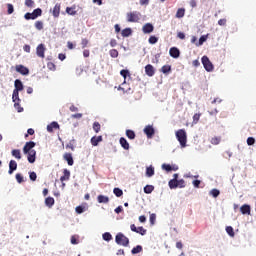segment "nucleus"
<instances>
[{
    "label": "nucleus",
    "mask_w": 256,
    "mask_h": 256,
    "mask_svg": "<svg viewBox=\"0 0 256 256\" xmlns=\"http://www.w3.org/2000/svg\"><path fill=\"white\" fill-rule=\"evenodd\" d=\"M176 139L183 149L184 147H187V132L185 129H179L176 131Z\"/></svg>",
    "instance_id": "f257e3e1"
},
{
    "label": "nucleus",
    "mask_w": 256,
    "mask_h": 256,
    "mask_svg": "<svg viewBox=\"0 0 256 256\" xmlns=\"http://www.w3.org/2000/svg\"><path fill=\"white\" fill-rule=\"evenodd\" d=\"M126 21L128 23H139L141 21V12L132 11L126 14Z\"/></svg>",
    "instance_id": "f03ea898"
},
{
    "label": "nucleus",
    "mask_w": 256,
    "mask_h": 256,
    "mask_svg": "<svg viewBox=\"0 0 256 256\" xmlns=\"http://www.w3.org/2000/svg\"><path fill=\"white\" fill-rule=\"evenodd\" d=\"M115 242L117 245H122V247H128L129 246V238L127 236L123 235V233L119 232L115 237Z\"/></svg>",
    "instance_id": "7ed1b4c3"
},
{
    "label": "nucleus",
    "mask_w": 256,
    "mask_h": 256,
    "mask_svg": "<svg viewBox=\"0 0 256 256\" xmlns=\"http://www.w3.org/2000/svg\"><path fill=\"white\" fill-rule=\"evenodd\" d=\"M202 65H203L204 69L206 71H208V73H211V71H213V69H215L213 66V63H211V60H209V57H207V56L202 57Z\"/></svg>",
    "instance_id": "20e7f679"
},
{
    "label": "nucleus",
    "mask_w": 256,
    "mask_h": 256,
    "mask_svg": "<svg viewBox=\"0 0 256 256\" xmlns=\"http://www.w3.org/2000/svg\"><path fill=\"white\" fill-rule=\"evenodd\" d=\"M47 49L45 48V44H39L36 48V55L37 57H40V59H45V51Z\"/></svg>",
    "instance_id": "39448f33"
},
{
    "label": "nucleus",
    "mask_w": 256,
    "mask_h": 256,
    "mask_svg": "<svg viewBox=\"0 0 256 256\" xmlns=\"http://www.w3.org/2000/svg\"><path fill=\"white\" fill-rule=\"evenodd\" d=\"M144 133L148 139H153V135H155V128L151 125H147L144 128Z\"/></svg>",
    "instance_id": "423d86ee"
},
{
    "label": "nucleus",
    "mask_w": 256,
    "mask_h": 256,
    "mask_svg": "<svg viewBox=\"0 0 256 256\" xmlns=\"http://www.w3.org/2000/svg\"><path fill=\"white\" fill-rule=\"evenodd\" d=\"M131 231H133L134 233H138L139 235H147V230L145 228H143V226H140L137 228V226H135V224H132L130 226Z\"/></svg>",
    "instance_id": "0eeeda50"
},
{
    "label": "nucleus",
    "mask_w": 256,
    "mask_h": 256,
    "mask_svg": "<svg viewBox=\"0 0 256 256\" xmlns=\"http://www.w3.org/2000/svg\"><path fill=\"white\" fill-rule=\"evenodd\" d=\"M33 147H35V142L33 141L26 142V144L23 147V153L25 155H27V153H31V151H34Z\"/></svg>",
    "instance_id": "6e6552de"
},
{
    "label": "nucleus",
    "mask_w": 256,
    "mask_h": 256,
    "mask_svg": "<svg viewBox=\"0 0 256 256\" xmlns=\"http://www.w3.org/2000/svg\"><path fill=\"white\" fill-rule=\"evenodd\" d=\"M15 70L17 73H20V75H28L29 74V68L25 67L24 65H16Z\"/></svg>",
    "instance_id": "1a4fd4ad"
},
{
    "label": "nucleus",
    "mask_w": 256,
    "mask_h": 256,
    "mask_svg": "<svg viewBox=\"0 0 256 256\" xmlns=\"http://www.w3.org/2000/svg\"><path fill=\"white\" fill-rule=\"evenodd\" d=\"M170 57H173V59H179V55H181V52L178 50L177 47H172L169 50Z\"/></svg>",
    "instance_id": "9d476101"
},
{
    "label": "nucleus",
    "mask_w": 256,
    "mask_h": 256,
    "mask_svg": "<svg viewBox=\"0 0 256 256\" xmlns=\"http://www.w3.org/2000/svg\"><path fill=\"white\" fill-rule=\"evenodd\" d=\"M12 100L14 103V107H19V103H21V99H19V92H17V90H13Z\"/></svg>",
    "instance_id": "9b49d317"
},
{
    "label": "nucleus",
    "mask_w": 256,
    "mask_h": 256,
    "mask_svg": "<svg viewBox=\"0 0 256 256\" xmlns=\"http://www.w3.org/2000/svg\"><path fill=\"white\" fill-rule=\"evenodd\" d=\"M155 27L153 26V24L151 23H146L143 27H142V31L145 34H149V33H153Z\"/></svg>",
    "instance_id": "f8f14e48"
},
{
    "label": "nucleus",
    "mask_w": 256,
    "mask_h": 256,
    "mask_svg": "<svg viewBox=\"0 0 256 256\" xmlns=\"http://www.w3.org/2000/svg\"><path fill=\"white\" fill-rule=\"evenodd\" d=\"M26 155H28V156H27L28 163H35L37 151L32 150V151H30V152H27Z\"/></svg>",
    "instance_id": "ddd939ff"
},
{
    "label": "nucleus",
    "mask_w": 256,
    "mask_h": 256,
    "mask_svg": "<svg viewBox=\"0 0 256 256\" xmlns=\"http://www.w3.org/2000/svg\"><path fill=\"white\" fill-rule=\"evenodd\" d=\"M145 73L148 75V77H153L155 75V68L151 64H147L145 66Z\"/></svg>",
    "instance_id": "4468645a"
},
{
    "label": "nucleus",
    "mask_w": 256,
    "mask_h": 256,
    "mask_svg": "<svg viewBox=\"0 0 256 256\" xmlns=\"http://www.w3.org/2000/svg\"><path fill=\"white\" fill-rule=\"evenodd\" d=\"M101 141H103V136H93L90 140V143L93 147H97Z\"/></svg>",
    "instance_id": "2eb2a0df"
},
{
    "label": "nucleus",
    "mask_w": 256,
    "mask_h": 256,
    "mask_svg": "<svg viewBox=\"0 0 256 256\" xmlns=\"http://www.w3.org/2000/svg\"><path fill=\"white\" fill-rule=\"evenodd\" d=\"M242 215H251V206L244 204L240 207Z\"/></svg>",
    "instance_id": "dca6fc26"
},
{
    "label": "nucleus",
    "mask_w": 256,
    "mask_h": 256,
    "mask_svg": "<svg viewBox=\"0 0 256 256\" xmlns=\"http://www.w3.org/2000/svg\"><path fill=\"white\" fill-rule=\"evenodd\" d=\"M17 171V162L15 160H10L9 162V175H13V172Z\"/></svg>",
    "instance_id": "f3484780"
},
{
    "label": "nucleus",
    "mask_w": 256,
    "mask_h": 256,
    "mask_svg": "<svg viewBox=\"0 0 256 256\" xmlns=\"http://www.w3.org/2000/svg\"><path fill=\"white\" fill-rule=\"evenodd\" d=\"M63 159L64 161H67L70 167L73 166L74 161H73V155L71 153H65L63 155Z\"/></svg>",
    "instance_id": "a211bd4d"
},
{
    "label": "nucleus",
    "mask_w": 256,
    "mask_h": 256,
    "mask_svg": "<svg viewBox=\"0 0 256 256\" xmlns=\"http://www.w3.org/2000/svg\"><path fill=\"white\" fill-rule=\"evenodd\" d=\"M71 177V172L68 169L63 170V176L60 177V181L63 183V181H69Z\"/></svg>",
    "instance_id": "6ab92c4d"
},
{
    "label": "nucleus",
    "mask_w": 256,
    "mask_h": 256,
    "mask_svg": "<svg viewBox=\"0 0 256 256\" xmlns=\"http://www.w3.org/2000/svg\"><path fill=\"white\" fill-rule=\"evenodd\" d=\"M60 13H61V4L57 3L53 8L52 15L53 17H59Z\"/></svg>",
    "instance_id": "aec40b11"
},
{
    "label": "nucleus",
    "mask_w": 256,
    "mask_h": 256,
    "mask_svg": "<svg viewBox=\"0 0 256 256\" xmlns=\"http://www.w3.org/2000/svg\"><path fill=\"white\" fill-rule=\"evenodd\" d=\"M14 91H17L19 93V91H23V82H21V80L17 79L14 82Z\"/></svg>",
    "instance_id": "412c9836"
},
{
    "label": "nucleus",
    "mask_w": 256,
    "mask_h": 256,
    "mask_svg": "<svg viewBox=\"0 0 256 256\" xmlns=\"http://www.w3.org/2000/svg\"><path fill=\"white\" fill-rule=\"evenodd\" d=\"M53 129H59V123L57 122H52L47 126V132L48 133H53Z\"/></svg>",
    "instance_id": "4be33fe9"
},
{
    "label": "nucleus",
    "mask_w": 256,
    "mask_h": 256,
    "mask_svg": "<svg viewBox=\"0 0 256 256\" xmlns=\"http://www.w3.org/2000/svg\"><path fill=\"white\" fill-rule=\"evenodd\" d=\"M120 145L123 147L126 151H129V142H127V139L121 137L120 138Z\"/></svg>",
    "instance_id": "5701e85b"
},
{
    "label": "nucleus",
    "mask_w": 256,
    "mask_h": 256,
    "mask_svg": "<svg viewBox=\"0 0 256 256\" xmlns=\"http://www.w3.org/2000/svg\"><path fill=\"white\" fill-rule=\"evenodd\" d=\"M155 175V168L153 166H149L146 168V177H153Z\"/></svg>",
    "instance_id": "b1692460"
},
{
    "label": "nucleus",
    "mask_w": 256,
    "mask_h": 256,
    "mask_svg": "<svg viewBox=\"0 0 256 256\" xmlns=\"http://www.w3.org/2000/svg\"><path fill=\"white\" fill-rule=\"evenodd\" d=\"M45 205L51 208L52 206L55 205V199L53 197H47L45 199Z\"/></svg>",
    "instance_id": "393cba45"
},
{
    "label": "nucleus",
    "mask_w": 256,
    "mask_h": 256,
    "mask_svg": "<svg viewBox=\"0 0 256 256\" xmlns=\"http://www.w3.org/2000/svg\"><path fill=\"white\" fill-rule=\"evenodd\" d=\"M97 201L98 203H109V197L105 195H98Z\"/></svg>",
    "instance_id": "a878e982"
},
{
    "label": "nucleus",
    "mask_w": 256,
    "mask_h": 256,
    "mask_svg": "<svg viewBox=\"0 0 256 256\" xmlns=\"http://www.w3.org/2000/svg\"><path fill=\"white\" fill-rule=\"evenodd\" d=\"M185 17V8H179L176 12L177 19H183Z\"/></svg>",
    "instance_id": "bb28decb"
},
{
    "label": "nucleus",
    "mask_w": 256,
    "mask_h": 256,
    "mask_svg": "<svg viewBox=\"0 0 256 256\" xmlns=\"http://www.w3.org/2000/svg\"><path fill=\"white\" fill-rule=\"evenodd\" d=\"M153 191H155V186L153 185H146L144 187V193H146L147 195L153 193Z\"/></svg>",
    "instance_id": "cd10ccee"
},
{
    "label": "nucleus",
    "mask_w": 256,
    "mask_h": 256,
    "mask_svg": "<svg viewBox=\"0 0 256 256\" xmlns=\"http://www.w3.org/2000/svg\"><path fill=\"white\" fill-rule=\"evenodd\" d=\"M24 18L26 19V21H35V19H37V17L35 16V14L32 12H27L25 15H24Z\"/></svg>",
    "instance_id": "c85d7f7f"
},
{
    "label": "nucleus",
    "mask_w": 256,
    "mask_h": 256,
    "mask_svg": "<svg viewBox=\"0 0 256 256\" xmlns=\"http://www.w3.org/2000/svg\"><path fill=\"white\" fill-rule=\"evenodd\" d=\"M132 33H133V30H131V28H125L122 30L121 35L122 37H130Z\"/></svg>",
    "instance_id": "c756f323"
},
{
    "label": "nucleus",
    "mask_w": 256,
    "mask_h": 256,
    "mask_svg": "<svg viewBox=\"0 0 256 256\" xmlns=\"http://www.w3.org/2000/svg\"><path fill=\"white\" fill-rule=\"evenodd\" d=\"M143 251V246L137 245L131 250L132 255H137V253H141Z\"/></svg>",
    "instance_id": "7c9ffc66"
},
{
    "label": "nucleus",
    "mask_w": 256,
    "mask_h": 256,
    "mask_svg": "<svg viewBox=\"0 0 256 256\" xmlns=\"http://www.w3.org/2000/svg\"><path fill=\"white\" fill-rule=\"evenodd\" d=\"M12 156L13 157H15V159H18V160H20L21 159V150H19V149H14V150H12Z\"/></svg>",
    "instance_id": "2f4dec72"
},
{
    "label": "nucleus",
    "mask_w": 256,
    "mask_h": 256,
    "mask_svg": "<svg viewBox=\"0 0 256 256\" xmlns=\"http://www.w3.org/2000/svg\"><path fill=\"white\" fill-rule=\"evenodd\" d=\"M161 72L164 73V75H167L168 73H171V65L162 66Z\"/></svg>",
    "instance_id": "473e14b6"
},
{
    "label": "nucleus",
    "mask_w": 256,
    "mask_h": 256,
    "mask_svg": "<svg viewBox=\"0 0 256 256\" xmlns=\"http://www.w3.org/2000/svg\"><path fill=\"white\" fill-rule=\"evenodd\" d=\"M109 55L110 57H112L113 59H117L119 57V51H117V49H111L109 51Z\"/></svg>",
    "instance_id": "72a5a7b5"
},
{
    "label": "nucleus",
    "mask_w": 256,
    "mask_h": 256,
    "mask_svg": "<svg viewBox=\"0 0 256 256\" xmlns=\"http://www.w3.org/2000/svg\"><path fill=\"white\" fill-rule=\"evenodd\" d=\"M168 185L171 189H177L178 187V184H177V180H173L171 179L169 182H168Z\"/></svg>",
    "instance_id": "f704fd0d"
},
{
    "label": "nucleus",
    "mask_w": 256,
    "mask_h": 256,
    "mask_svg": "<svg viewBox=\"0 0 256 256\" xmlns=\"http://www.w3.org/2000/svg\"><path fill=\"white\" fill-rule=\"evenodd\" d=\"M226 233H228V235L230 237H235V231L233 230V227H231V226L226 227Z\"/></svg>",
    "instance_id": "c9c22d12"
},
{
    "label": "nucleus",
    "mask_w": 256,
    "mask_h": 256,
    "mask_svg": "<svg viewBox=\"0 0 256 256\" xmlns=\"http://www.w3.org/2000/svg\"><path fill=\"white\" fill-rule=\"evenodd\" d=\"M33 14L37 19L38 17H41V15H43V10H41V8L34 9Z\"/></svg>",
    "instance_id": "e433bc0d"
},
{
    "label": "nucleus",
    "mask_w": 256,
    "mask_h": 256,
    "mask_svg": "<svg viewBox=\"0 0 256 256\" xmlns=\"http://www.w3.org/2000/svg\"><path fill=\"white\" fill-rule=\"evenodd\" d=\"M71 244L72 245H79V236L78 235L71 236Z\"/></svg>",
    "instance_id": "4c0bfd02"
},
{
    "label": "nucleus",
    "mask_w": 256,
    "mask_h": 256,
    "mask_svg": "<svg viewBox=\"0 0 256 256\" xmlns=\"http://www.w3.org/2000/svg\"><path fill=\"white\" fill-rule=\"evenodd\" d=\"M93 130L95 131V133H99V131H101V124L99 122H94Z\"/></svg>",
    "instance_id": "58836bf2"
},
{
    "label": "nucleus",
    "mask_w": 256,
    "mask_h": 256,
    "mask_svg": "<svg viewBox=\"0 0 256 256\" xmlns=\"http://www.w3.org/2000/svg\"><path fill=\"white\" fill-rule=\"evenodd\" d=\"M126 136L128 137V139H135V131L126 130Z\"/></svg>",
    "instance_id": "ea45409f"
},
{
    "label": "nucleus",
    "mask_w": 256,
    "mask_h": 256,
    "mask_svg": "<svg viewBox=\"0 0 256 256\" xmlns=\"http://www.w3.org/2000/svg\"><path fill=\"white\" fill-rule=\"evenodd\" d=\"M113 193L116 195V197H122L123 190H121V188H114Z\"/></svg>",
    "instance_id": "a19ab883"
},
{
    "label": "nucleus",
    "mask_w": 256,
    "mask_h": 256,
    "mask_svg": "<svg viewBox=\"0 0 256 256\" xmlns=\"http://www.w3.org/2000/svg\"><path fill=\"white\" fill-rule=\"evenodd\" d=\"M212 145H219L221 143V137H213L210 141Z\"/></svg>",
    "instance_id": "79ce46f5"
},
{
    "label": "nucleus",
    "mask_w": 256,
    "mask_h": 256,
    "mask_svg": "<svg viewBox=\"0 0 256 256\" xmlns=\"http://www.w3.org/2000/svg\"><path fill=\"white\" fill-rule=\"evenodd\" d=\"M157 41H159V38H157V36H150L148 39V42L150 43V45H155Z\"/></svg>",
    "instance_id": "37998d69"
},
{
    "label": "nucleus",
    "mask_w": 256,
    "mask_h": 256,
    "mask_svg": "<svg viewBox=\"0 0 256 256\" xmlns=\"http://www.w3.org/2000/svg\"><path fill=\"white\" fill-rule=\"evenodd\" d=\"M34 26L38 31L43 30V21H36Z\"/></svg>",
    "instance_id": "c03bdc74"
},
{
    "label": "nucleus",
    "mask_w": 256,
    "mask_h": 256,
    "mask_svg": "<svg viewBox=\"0 0 256 256\" xmlns=\"http://www.w3.org/2000/svg\"><path fill=\"white\" fill-rule=\"evenodd\" d=\"M120 75L123 76V78H124V83H125V81H126V79H127V76L130 75L129 70H126V69L121 70V71H120Z\"/></svg>",
    "instance_id": "a18cd8bd"
},
{
    "label": "nucleus",
    "mask_w": 256,
    "mask_h": 256,
    "mask_svg": "<svg viewBox=\"0 0 256 256\" xmlns=\"http://www.w3.org/2000/svg\"><path fill=\"white\" fill-rule=\"evenodd\" d=\"M66 149H71V151H75V140L70 141V142L66 145Z\"/></svg>",
    "instance_id": "49530a36"
},
{
    "label": "nucleus",
    "mask_w": 256,
    "mask_h": 256,
    "mask_svg": "<svg viewBox=\"0 0 256 256\" xmlns=\"http://www.w3.org/2000/svg\"><path fill=\"white\" fill-rule=\"evenodd\" d=\"M102 237L104 241H111V239H113V236L109 232L104 233Z\"/></svg>",
    "instance_id": "de8ad7c7"
},
{
    "label": "nucleus",
    "mask_w": 256,
    "mask_h": 256,
    "mask_svg": "<svg viewBox=\"0 0 256 256\" xmlns=\"http://www.w3.org/2000/svg\"><path fill=\"white\" fill-rule=\"evenodd\" d=\"M66 13L68 15H77V11H75V8H71V7L66 8Z\"/></svg>",
    "instance_id": "09e8293b"
},
{
    "label": "nucleus",
    "mask_w": 256,
    "mask_h": 256,
    "mask_svg": "<svg viewBox=\"0 0 256 256\" xmlns=\"http://www.w3.org/2000/svg\"><path fill=\"white\" fill-rule=\"evenodd\" d=\"M210 195H212V197H214V198H217L218 195H221V192L217 189H212L210 191Z\"/></svg>",
    "instance_id": "8fccbe9b"
},
{
    "label": "nucleus",
    "mask_w": 256,
    "mask_h": 256,
    "mask_svg": "<svg viewBox=\"0 0 256 256\" xmlns=\"http://www.w3.org/2000/svg\"><path fill=\"white\" fill-rule=\"evenodd\" d=\"M208 37H209L208 34L201 36L200 39H199L198 45H203V44L205 43V41H207V38H208Z\"/></svg>",
    "instance_id": "3c124183"
},
{
    "label": "nucleus",
    "mask_w": 256,
    "mask_h": 256,
    "mask_svg": "<svg viewBox=\"0 0 256 256\" xmlns=\"http://www.w3.org/2000/svg\"><path fill=\"white\" fill-rule=\"evenodd\" d=\"M25 5H26V7L33 8V7H35V1H33V0H25Z\"/></svg>",
    "instance_id": "603ef678"
},
{
    "label": "nucleus",
    "mask_w": 256,
    "mask_h": 256,
    "mask_svg": "<svg viewBox=\"0 0 256 256\" xmlns=\"http://www.w3.org/2000/svg\"><path fill=\"white\" fill-rule=\"evenodd\" d=\"M7 13L8 15H12V13L15 11V8L13 7V4H7Z\"/></svg>",
    "instance_id": "864d4df0"
},
{
    "label": "nucleus",
    "mask_w": 256,
    "mask_h": 256,
    "mask_svg": "<svg viewBox=\"0 0 256 256\" xmlns=\"http://www.w3.org/2000/svg\"><path fill=\"white\" fill-rule=\"evenodd\" d=\"M199 119H201V114H194L193 116V123L196 125V123H199Z\"/></svg>",
    "instance_id": "5fc2aeb1"
},
{
    "label": "nucleus",
    "mask_w": 256,
    "mask_h": 256,
    "mask_svg": "<svg viewBox=\"0 0 256 256\" xmlns=\"http://www.w3.org/2000/svg\"><path fill=\"white\" fill-rule=\"evenodd\" d=\"M177 185L180 189L185 188V180L183 179L177 180Z\"/></svg>",
    "instance_id": "6e6d98bb"
},
{
    "label": "nucleus",
    "mask_w": 256,
    "mask_h": 256,
    "mask_svg": "<svg viewBox=\"0 0 256 256\" xmlns=\"http://www.w3.org/2000/svg\"><path fill=\"white\" fill-rule=\"evenodd\" d=\"M75 211H76V213H78V215H81V213H84L85 208L83 206H77L75 208Z\"/></svg>",
    "instance_id": "4d7b16f0"
},
{
    "label": "nucleus",
    "mask_w": 256,
    "mask_h": 256,
    "mask_svg": "<svg viewBox=\"0 0 256 256\" xmlns=\"http://www.w3.org/2000/svg\"><path fill=\"white\" fill-rule=\"evenodd\" d=\"M82 49H85L89 45V40L87 38H83L81 41Z\"/></svg>",
    "instance_id": "13d9d810"
},
{
    "label": "nucleus",
    "mask_w": 256,
    "mask_h": 256,
    "mask_svg": "<svg viewBox=\"0 0 256 256\" xmlns=\"http://www.w3.org/2000/svg\"><path fill=\"white\" fill-rule=\"evenodd\" d=\"M29 178H30L31 181H37V173L30 172L29 173Z\"/></svg>",
    "instance_id": "bf43d9fd"
},
{
    "label": "nucleus",
    "mask_w": 256,
    "mask_h": 256,
    "mask_svg": "<svg viewBox=\"0 0 256 256\" xmlns=\"http://www.w3.org/2000/svg\"><path fill=\"white\" fill-rule=\"evenodd\" d=\"M16 181L17 183H23L24 179H23V175H21L20 173L16 174Z\"/></svg>",
    "instance_id": "052dcab7"
},
{
    "label": "nucleus",
    "mask_w": 256,
    "mask_h": 256,
    "mask_svg": "<svg viewBox=\"0 0 256 256\" xmlns=\"http://www.w3.org/2000/svg\"><path fill=\"white\" fill-rule=\"evenodd\" d=\"M247 145H249V146L255 145V138H253V137H248V138H247Z\"/></svg>",
    "instance_id": "680f3d73"
},
{
    "label": "nucleus",
    "mask_w": 256,
    "mask_h": 256,
    "mask_svg": "<svg viewBox=\"0 0 256 256\" xmlns=\"http://www.w3.org/2000/svg\"><path fill=\"white\" fill-rule=\"evenodd\" d=\"M218 25H220V27H225V25H227V19H225V18L220 19L218 21Z\"/></svg>",
    "instance_id": "e2e57ef3"
},
{
    "label": "nucleus",
    "mask_w": 256,
    "mask_h": 256,
    "mask_svg": "<svg viewBox=\"0 0 256 256\" xmlns=\"http://www.w3.org/2000/svg\"><path fill=\"white\" fill-rule=\"evenodd\" d=\"M162 169L169 173V171H171V164H163Z\"/></svg>",
    "instance_id": "0e129e2a"
},
{
    "label": "nucleus",
    "mask_w": 256,
    "mask_h": 256,
    "mask_svg": "<svg viewBox=\"0 0 256 256\" xmlns=\"http://www.w3.org/2000/svg\"><path fill=\"white\" fill-rule=\"evenodd\" d=\"M23 51H25V53H31V46L29 44H25L23 46Z\"/></svg>",
    "instance_id": "69168bd1"
},
{
    "label": "nucleus",
    "mask_w": 256,
    "mask_h": 256,
    "mask_svg": "<svg viewBox=\"0 0 256 256\" xmlns=\"http://www.w3.org/2000/svg\"><path fill=\"white\" fill-rule=\"evenodd\" d=\"M47 67L50 71H55V64L53 62H48Z\"/></svg>",
    "instance_id": "338daca9"
},
{
    "label": "nucleus",
    "mask_w": 256,
    "mask_h": 256,
    "mask_svg": "<svg viewBox=\"0 0 256 256\" xmlns=\"http://www.w3.org/2000/svg\"><path fill=\"white\" fill-rule=\"evenodd\" d=\"M110 46L111 47H117V40L116 39H111L110 40Z\"/></svg>",
    "instance_id": "774afa93"
}]
</instances>
